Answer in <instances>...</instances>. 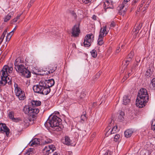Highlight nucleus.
Returning a JSON list of instances; mask_svg holds the SVG:
<instances>
[{"instance_id": "1", "label": "nucleus", "mask_w": 155, "mask_h": 155, "mask_svg": "<svg viewBox=\"0 0 155 155\" xmlns=\"http://www.w3.org/2000/svg\"><path fill=\"white\" fill-rule=\"evenodd\" d=\"M61 118L56 115H54L51 119L47 120L44 125L47 128L51 127L53 130L60 131L63 127V126L60 124H61Z\"/></svg>"}, {"instance_id": "2", "label": "nucleus", "mask_w": 155, "mask_h": 155, "mask_svg": "<svg viewBox=\"0 0 155 155\" xmlns=\"http://www.w3.org/2000/svg\"><path fill=\"white\" fill-rule=\"evenodd\" d=\"M13 68L12 66L8 65H5L0 72L2 73L1 75V80H0V86H4L7 83L9 85L12 84V81L9 79L8 76L9 74L12 73Z\"/></svg>"}, {"instance_id": "3", "label": "nucleus", "mask_w": 155, "mask_h": 155, "mask_svg": "<svg viewBox=\"0 0 155 155\" xmlns=\"http://www.w3.org/2000/svg\"><path fill=\"white\" fill-rule=\"evenodd\" d=\"M149 95L146 89H141L138 94L136 100V105L139 108H142L145 106L148 101Z\"/></svg>"}, {"instance_id": "4", "label": "nucleus", "mask_w": 155, "mask_h": 155, "mask_svg": "<svg viewBox=\"0 0 155 155\" xmlns=\"http://www.w3.org/2000/svg\"><path fill=\"white\" fill-rule=\"evenodd\" d=\"M23 111L25 114L29 116L28 118L24 120V122L27 124L28 123V121H34L36 115L39 113V110L38 108L26 105L23 108Z\"/></svg>"}, {"instance_id": "5", "label": "nucleus", "mask_w": 155, "mask_h": 155, "mask_svg": "<svg viewBox=\"0 0 155 155\" xmlns=\"http://www.w3.org/2000/svg\"><path fill=\"white\" fill-rule=\"evenodd\" d=\"M15 91L16 95L18 97L20 100H24L25 98L24 92L21 90L20 87H18L17 84H14Z\"/></svg>"}, {"instance_id": "6", "label": "nucleus", "mask_w": 155, "mask_h": 155, "mask_svg": "<svg viewBox=\"0 0 155 155\" xmlns=\"http://www.w3.org/2000/svg\"><path fill=\"white\" fill-rule=\"evenodd\" d=\"M44 85H45V82L43 80H41L38 84L34 85L33 86V90L35 93L41 94Z\"/></svg>"}, {"instance_id": "7", "label": "nucleus", "mask_w": 155, "mask_h": 155, "mask_svg": "<svg viewBox=\"0 0 155 155\" xmlns=\"http://www.w3.org/2000/svg\"><path fill=\"white\" fill-rule=\"evenodd\" d=\"M92 35V34H90L85 36L84 42V45L85 47H88L91 46L92 41L91 38Z\"/></svg>"}, {"instance_id": "8", "label": "nucleus", "mask_w": 155, "mask_h": 155, "mask_svg": "<svg viewBox=\"0 0 155 155\" xmlns=\"http://www.w3.org/2000/svg\"><path fill=\"white\" fill-rule=\"evenodd\" d=\"M56 149L54 145H51L46 146L43 149V152L45 155H48L49 154L53 152Z\"/></svg>"}, {"instance_id": "9", "label": "nucleus", "mask_w": 155, "mask_h": 155, "mask_svg": "<svg viewBox=\"0 0 155 155\" xmlns=\"http://www.w3.org/2000/svg\"><path fill=\"white\" fill-rule=\"evenodd\" d=\"M80 33L79 24L75 25L71 30V33L72 35L74 37L78 36Z\"/></svg>"}, {"instance_id": "10", "label": "nucleus", "mask_w": 155, "mask_h": 155, "mask_svg": "<svg viewBox=\"0 0 155 155\" xmlns=\"http://www.w3.org/2000/svg\"><path fill=\"white\" fill-rule=\"evenodd\" d=\"M5 132L7 136H8L9 133V130L5 124L0 123V131H2Z\"/></svg>"}, {"instance_id": "11", "label": "nucleus", "mask_w": 155, "mask_h": 155, "mask_svg": "<svg viewBox=\"0 0 155 155\" xmlns=\"http://www.w3.org/2000/svg\"><path fill=\"white\" fill-rule=\"evenodd\" d=\"M57 65L56 64L51 65L49 66L48 68V70H47V71L44 73V74H48L50 73H53L57 69Z\"/></svg>"}, {"instance_id": "12", "label": "nucleus", "mask_w": 155, "mask_h": 155, "mask_svg": "<svg viewBox=\"0 0 155 155\" xmlns=\"http://www.w3.org/2000/svg\"><path fill=\"white\" fill-rule=\"evenodd\" d=\"M15 68L16 71L21 73V74L24 72L27 69L25 67L24 64L18 65V66L15 67Z\"/></svg>"}, {"instance_id": "13", "label": "nucleus", "mask_w": 155, "mask_h": 155, "mask_svg": "<svg viewBox=\"0 0 155 155\" xmlns=\"http://www.w3.org/2000/svg\"><path fill=\"white\" fill-rule=\"evenodd\" d=\"M125 4L123 3L119 5L118 8L119 10V14L121 15H124L126 11V6Z\"/></svg>"}, {"instance_id": "14", "label": "nucleus", "mask_w": 155, "mask_h": 155, "mask_svg": "<svg viewBox=\"0 0 155 155\" xmlns=\"http://www.w3.org/2000/svg\"><path fill=\"white\" fill-rule=\"evenodd\" d=\"M44 82L45 83V84L46 85V86L50 88L51 87L53 86L54 84V81L53 79H49L45 81H44Z\"/></svg>"}, {"instance_id": "15", "label": "nucleus", "mask_w": 155, "mask_h": 155, "mask_svg": "<svg viewBox=\"0 0 155 155\" xmlns=\"http://www.w3.org/2000/svg\"><path fill=\"white\" fill-rule=\"evenodd\" d=\"M14 64L15 67L24 64V60L21 58L18 57L17 58L15 61Z\"/></svg>"}, {"instance_id": "16", "label": "nucleus", "mask_w": 155, "mask_h": 155, "mask_svg": "<svg viewBox=\"0 0 155 155\" xmlns=\"http://www.w3.org/2000/svg\"><path fill=\"white\" fill-rule=\"evenodd\" d=\"M14 113L12 111H10L9 112L8 116L9 118L11 119L13 121L17 122L21 120L19 118H15L14 117Z\"/></svg>"}, {"instance_id": "17", "label": "nucleus", "mask_w": 155, "mask_h": 155, "mask_svg": "<svg viewBox=\"0 0 155 155\" xmlns=\"http://www.w3.org/2000/svg\"><path fill=\"white\" fill-rule=\"evenodd\" d=\"M46 84L44 85V87L42 90L41 94L43 95H47L51 91V89L50 88L47 87L46 86Z\"/></svg>"}, {"instance_id": "18", "label": "nucleus", "mask_w": 155, "mask_h": 155, "mask_svg": "<svg viewBox=\"0 0 155 155\" xmlns=\"http://www.w3.org/2000/svg\"><path fill=\"white\" fill-rule=\"evenodd\" d=\"M40 139L38 138H35L33 140L31 141L30 143H31V146H36L37 145L40 144Z\"/></svg>"}, {"instance_id": "19", "label": "nucleus", "mask_w": 155, "mask_h": 155, "mask_svg": "<svg viewBox=\"0 0 155 155\" xmlns=\"http://www.w3.org/2000/svg\"><path fill=\"white\" fill-rule=\"evenodd\" d=\"M142 26V25L141 23L139 24L138 25H137L136 27V28H134L133 29V34H134V35L136 36L139 33V30L141 28Z\"/></svg>"}, {"instance_id": "20", "label": "nucleus", "mask_w": 155, "mask_h": 155, "mask_svg": "<svg viewBox=\"0 0 155 155\" xmlns=\"http://www.w3.org/2000/svg\"><path fill=\"white\" fill-rule=\"evenodd\" d=\"M107 28V25H105L104 27L101 28V31L100 32L99 35H101L103 36H105L108 33V32L106 31Z\"/></svg>"}, {"instance_id": "21", "label": "nucleus", "mask_w": 155, "mask_h": 155, "mask_svg": "<svg viewBox=\"0 0 155 155\" xmlns=\"http://www.w3.org/2000/svg\"><path fill=\"white\" fill-rule=\"evenodd\" d=\"M110 4V3L109 1H106V2H104V5L105 6H104V8L105 9V10H106V9L108 8H113L114 6L113 5V2H111V6H109Z\"/></svg>"}, {"instance_id": "22", "label": "nucleus", "mask_w": 155, "mask_h": 155, "mask_svg": "<svg viewBox=\"0 0 155 155\" xmlns=\"http://www.w3.org/2000/svg\"><path fill=\"white\" fill-rule=\"evenodd\" d=\"M123 104L124 105L128 104L130 102V99L129 97L127 95L124 96L123 98Z\"/></svg>"}, {"instance_id": "23", "label": "nucleus", "mask_w": 155, "mask_h": 155, "mask_svg": "<svg viewBox=\"0 0 155 155\" xmlns=\"http://www.w3.org/2000/svg\"><path fill=\"white\" fill-rule=\"evenodd\" d=\"M133 132L132 130L128 129L124 132V134L126 137L129 138L131 137Z\"/></svg>"}, {"instance_id": "24", "label": "nucleus", "mask_w": 155, "mask_h": 155, "mask_svg": "<svg viewBox=\"0 0 155 155\" xmlns=\"http://www.w3.org/2000/svg\"><path fill=\"white\" fill-rule=\"evenodd\" d=\"M22 74L27 78H29L31 76V72L27 69Z\"/></svg>"}, {"instance_id": "25", "label": "nucleus", "mask_w": 155, "mask_h": 155, "mask_svg": "<svg viewBox=\"0 0 155 155\" xmlns=\"http://www.w3.org/2000/svg\"><path fill=\"white\" fill-rule=\"evenodd\" d=\"M63 142L64 144L69 145L71 144V141L68 137L66 136L65 137L64 141Z\"/></svg>"}, {"instance_id": "26", "label": "nucleus", "mask_w": 155, "mask_h": 155, "mask_svg": "<svg viewBox=\"0 0 155 155\" xmlns=\"http://www.w3.org/2000/svg\"><path fill=\"white\" fill-rule=\"evenodd\" d=\"M104 36L99 35V38L97 40V44L99 45H101L104 43L103 39Z\"/></svg>"}, {"instance_id": "27", "label": "nucleus", "mask_w": 155, "mask_h": 155, "mask_svg": "<svg viewBox=\"0 0 155 155\" xmlns=\"http://www.w3.org/2000/svg\"><path fill=\"white\" fill-rule=\"evenodd\" d=\"M31 105L33 106H40L41 104V102L40 101H35L33 100L31 102Z\"/></svg>"}, {"instance_id": "28", "label": "nucleus", "mask_w": 155, "mask_h": 155, "mask_svg": "<svg viewBox=\"0 0 155 155\" xmlns=\"http://www.w3.org/2000/svg\"><path fill=\"white\" fill-rule=\"evenodd\" d=\"M150 88L153 90H155V78L152 79L150 84Z\"/></svg>"}, {"instance_id": "29", "label": "nucleus", "mask_w": 155, "mask_h": 155, "mask_svg": "<svg viewBox=\"0 0 155 155\" xmlns=\"http://www.w3.org/2000/svg\"><path fill=\"white\" fill-rule=\"evenodd\" d=\"M13 34V31L9 33L6 37V41H9L12 35Z\"/></svg>"}, {"instance_id": "30", "label": "nucleus", "mask_w": 155, "mask_h": 155, "mask_svg": "<svg viewBox=\"0 0 155 155\" xmlns=\"http://www.w3.org/2000/svg\"><path fill=\"white\" fill-rule=\"evenodd\" d=\"M68 13L71 15L74 19H76L77 18V15L76 14L74 11L69 10Z\"/></svg>"}, {"instance_id": "31", "label": "nucleus", "mask_w": 155, "mask_h": 155, "mask_svg": "<svg viewBox=\"0 0 155 155\" xmlns=\"http://www.w3.org/2000/svg\"><path fill=\"white\" fill-rule=\"evenodd\" d=\"M91 54L92 56L94 58H96L97 56V52L96 50H93L91 52Z\"/></svg>"}, {"instance_id": "32", "label": "nucleus", "mask_w": 155, "mask_h": 155, "mask_svg": "<svg viewBox=\"0 0 155 155\" xmlns=\"http://www.w3.org/2000/svg\"><path fill=\"white\" fill-rule=\"evenodd\" d=\"M11 16L10 15L8 14L5 17L4 21L5 22L8 21L11 18Z\"/></svg>"}, {"instance_id": "33", "label": "nucleus", "mask_w": 155, "mask_h": 155, "mask_svg": "<svg viewBox=\"0 0 155 155\" xmlns=\"http://www.w3.org/2000/svg\"><path fill=\"white\" fill-rule=\"evenodd\" d=\"M120 137V135L119 134H116L114 137V141L116 142L118 141Z\"/></svg>"}, {"instance_id": "34", "label": "nucleus", "mask_w": 155, "mask_h": 155, "mask_svg": "<svg viewBox=\"0 0 155 155\" xmlns=\"http://www.w3.org/2000/svg\"><path fill=\"white\" fill-rule=\"evenodd\" d=\"M81 120L83 121L86 120L87 119V117L86 116V114H84L83 115H81Z\"/></svg>"}, {"instance_id": "35", "label": "nucleus", "mask_w": 155, "mask_h": 155, "mask_svg": "<svg viewBox=\"0 0 155 155\" xmlns=\"http://www.w3.org/2000/svg\"><path fill=\"white\" fill-rule=\"evenodd\" d=\"M152 129L155 130V119L153 120L151 124Z\"/></svg>"}, {"instance_id": "36", "label": "nucleus", "mask_w": 155, "mask_h": 155, "mask_svg": "<svg viewBox=\"0 0 155 155\" xmlns=\"http://www.w3.org/2000/svg\"><path fill=\"white\" fill-rule=\"evenodd\" d=\"M133 52H130V53L128 55V56L127 57L128 59H130V61H131L132 58H133Z\"/></svg>"}, {"instance_id": "37", "label": "nucleus", "mask_w": 155, "mask_h": 155, "mask_svg": "<svg viewBox=\"0 0 155 155\" xmlns=\"http://www.w3.org/2000/svg\"><path fill=\"white\" fill-rule=\"evenodd\" d=\"M112 130H110L108 131V132H106L105 133V136L106 137H108L109 135L112 134Z\"/></svg>"}, {"instance_id": "38", "label": "nucleus", "mask_w": 155, "mask_h": 155, "mask_svg": "<svg viewBox=\"0 0 155 155\" xmlns=\"http://www.w3.org/2000/svg\"><path fill=\"white\" fill-rule=\"evenodd\" d=\"M130 61V59H128L127 60H126L125 61V64H124L126 65V67H127V66L128 65Z\"/></svg>"}, {"instance_id": "39", "label": "nucleus", "mask_w": 155, "mask_h": 155, "mask_svg": "<svg viewBox=\"0 0 155 155\" xmlns=\"http://www.w3.org/2000/svg\"><path fill=\"white\" fill-rule=\"evenodd\" d=\"M138 66V64H137V63H135L133 67L131 69H132V71L134 70Z\"/></svg>"}, {"instance_id": "40", "label": "nucleus", "mask_w": 155, "mask_h": 155, "mask_svg": "<svg viewBox=\"0 0 155 155\" xmlns=\"http://www.w3.org/2000/svg\"><path fill=\"white\" fill-rule=\"evenodd\" d=\"M111 129V126L110 125H108V126L106 128L105 130V131L106 133L107 132H108V131L110 130Z\"/></svg>"}, {"instance_id": "41", "label": "nucleus", "mask_w": 155, "mask_h": 155, "mask_svg": "<svg viewBox=\"0 0 155 155\" xmlns=\"http://www.w3.org/2000/svg\"><path fill=\"white\" fill-rule=\"evenodd\" d=\"M120 51V47H118L117 48L116 51L115 52V54H118V53Z\"/></svg>"}, {"instance_id": "42", "label": "nucleus", "mask_w": 155, "mask_h": 155, "mask_svg": "<svg viewBox=\"0 0 155 155\" xmlns=\"http://www.w3.org/2000/svg\"><path fill=\"white\" fill-rule=\"evenodd\" d=\"M117 126H114L113 128L112 129V131H116L117 132L118 131V130H117Z\"/></svg>"}, {"instance_id": "43", "label": "nucleus", "mask_w": 155, "mask_h": 155, "mask_svg": "<svg viewBox=\"0 0 155 155\" xmlns=\"http://www.w3.org/2000/svg\"><path fill=\"white\" fill-rule=\"evenodd\" d=\"M104 155H111V153L110 151L108 150L105 152Z\"/></svg>"}, {"instance_id": "44", "label": "nucleus", "mask_w": 155, "mask_h": 155, "mask_svg": "<svg viewBox=\"0 0 155 155\" xmlns=\"http://www.w3.org/2000/svg\"><path fill=\"white\" fill-rule=\"evenodd\" d=\"M18 20V19L16 18H15L13 19L11 21V23L12 24H13L15 22H16Z\"/></svg>"}, {"instance_id": "45", "label": "nucleus", "mask_w": 155, "mask_h": 155, "mask_svg": "<svg viewBox=\"0 0 155 155\" xmlns=\"http://www.w3.org/2000/svg\"><path fill=\"white\" fill-rule=\"evenodd\" d=\"M115 23L113 21L111 22L110 25V28L113 27L115 26Z\"/></svg>"}, {"instance_id": "46", "label": "nucleus", "mask_w": 155, "mask_h": 155, "mask_svg": "<svg viewBox=\"0 0 155 155\" xmlns=\"http://www.w3.org/2000/svg\"><path fill=\"white\" fill-rule=\"evenodd\" d=\"M92 0H82L84 3L85 4H87L91 1Z\"/></svg>"}, {"instance_id": "47", "label": "nucleus", "mask_w": 155, "mask_h": 155, "mask_svg": "<svg viewBox=\"0 0 155 155\" xmlns=\"http://www.w3.org/2000/svg\"><path fill=\"white\" fill-rule=\"evenodd\" d=\"M128 78V77L127 76V75H126L123 77V78L122 79V81L123 82H124L125 81V80L127 79Z\"/></svg>"}, {"instance_id": "48", "label": "nucleus", "mask_w": 155, "mask_h": 155, "mask_svg": "<svg viewBox=\"0 0 155 155\" xmlns=\"http://www.w3.org/2000/svg\"><path fill=\"white\" fill-rule=\"evenodd\" d=\"M124 115V113L123 112H121L120 113V116H119V117H120L121 116L122 117L121 118V119H122V118H124L123 117Z\"/></svg>"}, {"instance_id": "49", "label": "nucleus", "mask_w": 155, "mask_h": 155, "mask_svg": "<svg viewBox=\"0 0 155 155\" xmlns=\"http://www.w3.org/2000/svg\"><path fill=\"white\" fill-rule=\"evenodd\" d=\"M52 142V140L50 139H47L45 141V143H49Z\"/></svg>"}, {"instance_id": "50", "label": "nucleus", "mask_w": 155, "mask_h": 155, "mask_svg": "<svg viewBox=\"0 0 155 155\" xmlns=\"http://www.w3.org/2000/svg\"><path fill=\"white\" fill-rule=\"evenodd\" d=\"M132 70L131 69L128 72V74L127 75L128 77L131 74V73L132 72Z\"/></svg>"}, {"instance_id": "51", "label": "nucleus", "mask_w": 155, "mask_h": 155, "mask_svg": "<svg viewBox=\"0 0 155 155\" xmlns=\"http://www.w3.org/2000/svg\"><path fill=\"white\" fill-rule=\"evenodd\" d=\"M100 75V73H97V74L95 76V78H98L99 77Z\"/></svg>"}, {"instance_id": "52", "label": "nucleus", "mask_w": 155, "mask_h": 155, "mask_svg": "<svg viewBox=\"0 0 155 155\" xmlns=\"http://www.w3.org/2000/svg\"><path fill=\"white\" fill-rule=\"evenodd\" d=\"M92 18L93 20H96L97 19V16L95 15H94L93 16Z\"/></svg>"}, {"instance_id": "53", "label": "nucleus", "mask_w": 155, "mask_h": 155, "mask_svg": "<svg viewBox=\"0 0 155 155\" xmlns=\"http://www.w3.org/2000/svg\"><path fill=\"white\" fill-rule=\"evenodd\" d=\"M109 125H110L111 126V127L112 126V124L111 123H112V120L111 119H110L109 121Z\"/></svg>"}, {"instance_id": "54", "label": "nucleus", "mask_w": 155, "mask_h": 155, "mask_svg": "<svg viewBox=\"0 0 155 155\" xmlns=\"http://www.w3.org/2000/svg\"><path fill=\"white\" fill-rule=\"evenodd\" d=\"M150 2H151L150 0H148V1H147V2L146 3V4H148V5L149 6V5L150 4Z\"/></svg>"}, {"instance_id": "55", "label": "nucleus", "mask_w": 155, "mask_h": 155, "mask_svg": "<svg viewBox=\"0 0 155 155\" xmlns=\"http://www.w3.org/2000/svg\"><path fill=\"white\" fill-rule=\"evenodd\" d=\"M5 35H2V36L0 38L1 39H2V40H3V39L5 37Z\"/></svg>"}, {"instance_id": "56", "label": "nucleus", "mask_w": 155, "mask_h": 155, "mask_svg": "<svg viewBox=\"0 0 155 155\" xmlns=\"http://www.w3.org/2000/svg\"><path fill=\"white\" fill-rule=\"evenodd\" d=\"M148 6H149V5H148V4H146L145 5L144 7L145 9H147Z\"/></svg>"}, {"instance_id": "57", "label": "nucleus", "mask_w": 155, "mask_h": 155, "mask_svg": "<svg viewBox=\"0 0 155 155\" xmlns=\"http://www.w3.org/2000/svg\"><path fill=\"white\" fill-rule=\"evenodd\" d=\"M35 1V0H31L30 3V4H32Z\"/></svg>"}, {"instance_id": "58", "label": "nucleus", "mask_w": 155, "mask_h": 155, "mask_svg": "<svg viewBox=\"0 0 155 155\" xmlns=\"http://www.w3.org/2000/svg\"><path fill=\"white\" fill-rule=\"evenodd\" d=\"M53 155H60V154L58 153L57 152H55Z\"/></svg>"}, {"instance_id": "59", "label": "nucleus", "mask_w": 155, "mask_h": 155, "mask_svg": "<svg viewBox=\"0 0 155 155\" xmlns=\"http://www.w3.org/2000/svg\"><path fill=\"white\" fill-rule=\"evenodd\" d=\"M20 15H18V16H17L15 18H16L18 20V19L19 18H20Z\"/></svg>"}, {"instance_id": "60", "label": "nucleus", "mask_w": 155, "mask_h": 155, "mask_svg": "<svg viewBox=\"0 0 155 155\" xmlns=\"http://www.w3.org/2000/svg\"><path fill=\"white\" fill-rule=\"evenodd\" d=\"M146 0H143L142 1V3H143V4L144 3L146 2Z\"/></svg>"}, {"instance_id": "61", "label": "nucleus", "mask_w": 155, "mask_h": 155, "mask_svg": "<svg viewBox=\"0 0 155 155\" xmlns=\"http://www.w3.org/2000/svg\"><path fill=\"white\" fill-rule=\"evenodd\" d=\"M6 32H5V31H4L3 34H2V35H5L6 34Z\"/></svg>"}, {"instance_id": "62", "label": "nucleus", "mask_w": 155, "mask_h": 155, "mask_svg": "<svg viewBox=\"0 0 155 155\" xmlns=\"http://www.w3.org/2000/svg\"><path fill=\"white\" fill-rule=\"evenodd\" d=\"M83 132L84 134H82V135H85V134H86V131L84 130Z\"/></svg>"}, {"instance_id": "63", "label": "nucleus", "mask_w": 155, "mask_h": 155, "mask_svg": "<svg viewBox=\"0 0 155 155\" xmlns=\"http://www.w3.org/2000/svg\"><path fill=\"white\" fill-rule=\"evenodd\" d=\"M3 41V40H2V39H0V45L2 42Z\"/></svg>"}, {"instance_id": "64", "label": "nucleus", "mask_w": 155, "mask_h": 155, "mask_svg": "<svg viewBox=\"0 0 155 155\" xmlns=\"http://www.w3.org/2000/svg\"><path fill=\"white\" fill-rule=\"evenodd\" d=\"M31 4H30V3L28 4V6L29 7H31Z\"/></svg>"}]
</instances>
